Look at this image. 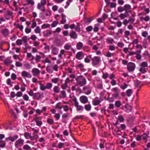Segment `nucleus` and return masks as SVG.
I'll list each match as a JSON object with an SVG mask.
<instances>
[{
  "label": "nucleus",
  "mask_w": 150,
  "mask_h": 150,
  "mask_svg": "<svg viewBox=\"0 0 150 150\" xmlns=\"http://www.w3.org/2000/svg\"><path fill=\"white\" fill-rule=\"evenodd\" d=\"M76 84L80 86H83L86 83V78L82 75L77 76L75 79Z\"/></svg>",
  "instance_id": "f257e3e1"
},
{
  "label": "nucleus",
  "mask_w": 150,
  "mask_h": 150,
  "mask_svg": "<svg viewBox=\"0 0 150 150\" xmlns=\"http://www.w3.org/2000/svg\"><path fill=\"white\" fill-rule=\"evenodd\" d=\"M136 67L135 64L132 62L128 63L127 65V69L129 72H133L134 71Z\"/></svg>",
  "instance_id": "f03ea898"
},
{
  "label": "nucleus",
  "mask_w": 150,
  "mask_h": 150,
  "mask_svg": "<svg viewBox=\"0 0 150 150\" xmlns=\"http://www.w3.org/2000/svg\"><path fill=\"white\" fill-rule=\"evenodd\" d=\"M92 64L93 66H95L99 64L100 62V57L95 56L92 58Z\"/></svg>",
  "instance_id": "7ed1b4c3"
},
{
  "label": "nucleus",
  "mask_w": 150,
  "mask_h": 150,
  "mask_svg": "<svg viewBox=\"0 0 150 150\" xmlns=\"http://www.w3.org/2000/svg\"><path fill=\"white\" fill-rule=\"evenodd\" d=\"M72 100L74 102V106L76 108L77 111H79L83 110V107L82 105H79L76 98L75 97L74 98L72 99Z\"/></svg>",
  "instance_id": "20e7f679"
},
{
  "label": "nucleus",
  "mask_w": 150,
  "mask_h": 150,
  "mask_svg": "<svg viewBox=\"0 0 150 150\" xmlns=\"http://www.w3.org/2000/svg\"><path fill=\"white\" fill-rule=\"evenodd\" d=\"M112 91L114 93L112 95L113 97L115 98H118L119 96L120 90L117 87H114L112 89Z\"/></svg>",
  "instance_id": "39448f33"
},
{
  "label": "nucleus",
  "mask_w": 150,
  "mask_h": 150,
  "mask_svg": "<svg viewBox=\"0 0 150 150\" xmlns=\"http://www.w3.org/2000/svg\"><path fill=\"white\" fill-rule=\"evenodd\" d=\"M83 91H84L85 94L88 95L90 94L91 92V88L89 85L85 86L83 88Z\"/></svg>",
  "instance_id": "423d86ee"
},
{
  "label": "nucleus",
  "mask_w": 150,
  "mask_h": 150,
  "mask_svg": "<svg viewBox=\"0 0 150 150\" xmlns=\"http://www.w3.org/2000/svg\"><path fill=\"white\" fill-rule=\"evenodd\" d=\"M84 57V54L82 51H79L77 52L76 55V58L79 60H81Z\"/></svg>",
  "instance_id": "0eeeda50"
},
{
  "label": "nucleus",
  "mask_w": 150,
  "mask_h": 150,
  "mask_svg": "<svg viewBox=\"0 0 150 150\" xmlns=\"http://www.w3.org/2000/svg\"><path fill=\"white\" fill-rule=\"evenodd\" d=\"M24 141L22 139H19L15 142V146L16 147L18 148L22 146L23 144Z\"/></svg>",
  "instance_id": "6e6552de"
},
{
  "label": "nucleus",
  "mask_w": 150,
  "mask_h": 150,
  "mask_svg": "<svg viewBox=\"0 0 150 150\" xmlns=\"http://www.w3.org/2000/svg\"><path fill=\"white\" fill-rule=\"evenodd\" d=\"M13 13L12 12L8 10L4 14V16L7 20H9L13 18Z\"/></svg>",
  "instance_id": "1a4fd4ad"
},
{
  "label": "nucleus",
  "mask_w": 150,
  "mask_h": 150,
  "mask_svg": "<svg viewBox=\"0 0 150 150\" xmlns=\"http://www.w3.org/2000/svg\"><path fill=\"white\" fill-rule=\"evenodd\" d=\"M1 32L2 35L5 37H8L9 34V30L7 28L2 29Z\"/></svg>",
  "instance_id": "9d476101"
},
{
  "label": "nucleus",
  "mask_w": 150,
  "mask_h": 150,
  "mask_svg": "<svg viewBox=\"0 0 150 150\" xmlns=\"http://www.w3.org/2000/svg\"><path fill=\"white\" fill-rule=\"evenodd\" d=\"M79 99L81 102L83 104H85L88 101V98L85 96H81L80 98Z\"/></svg>",
  "instance_id": "9b49d317"
},
{
  "label": "nucleus",
  "mask_w": 150,
  "mask_h": 150,
  "mask_svg": "<svg viewBox=\"0 0 150 150\" xmlns=\"http://www.w3.org/2000/svg\"><path fill=\"white\" fill-rule=\"evenodd\" d=\"M42 97V94H41L40 93L38 92L34 93L33 95V98L37 100H39Z\"/></svg>",
  "instance_id": "f8f14e48"
},
{
  "label": "nucleus",
  "mask_w": 150,
  "mask_h": 150,
  "mask_svg": "<svg viewBox=\"0 0 150 150\" xmlns=\"http://www.w3.org/2000/svg\"><path fill=\"white\" fill-rule=\"evenodd\" d=\"M71 38L74 39H76L78 38V35L76 32L73 30H72L70 33L69 34Z\"/></svg>",
  "instance_id": "ddd939ff"
},
{
  "label": "nucleus",
  "mask_w": 150,
  "mask_h": 150,
  "mask_svg": "<svg viewBox=\"0 0 150 150\" xmlns=\"http://www.w3.org/2000/svg\"><path fill=\"white\" fill-rule=\"evenodd\" d=\"M101 102V101L97 97L93 99L92 103L93 105L96 106L99 105Z\"/></svg>",
  "instance_id": "4468645a"
},
{
  "label": "nucleus",
  "mask_w": 150,
  "mask_h": 150,
  "mask_svg": "<svg viewBox=\"0 0 150 150\" xmlns=\"http://www.w3.org/2000/svg\"><path fill=\"white\" fill-rule=\"evenodd\" d=\"M18 138V135H15L13 137L9 136L8 137L6 138L5 139L7 141L10 140L12 142H13L17 139Z\"/></svg>",
  "instance_id": "2eb2a0df"
},
{
  "label": "nucleus",
  "mask_w": 150,
  "mask_h": 150,
  "mask_svg": "<svg viewBox=\"0 0 150 150\" xmlns=\"http://www.w3.org/2000/svg\"><path fill=\"white\" fill-rule=\"evenodd\" d=\"M33 76H38L40 74V71L37 68H34L32 70Z\"/></svg>",
  "instance_id": "dca6fc26"
},
{
  "label": "nucleus",
  "mask_w": 150,
  "mask_h": 150,
  "mask_svg": "<svg viewBox=\"0 0 150 150\" xmlns=\"http://www.w3.org/2000/svg\"><path fill=\"white\" fill-rule=\"evenodd\" d=\"M33 136H30V140L31 141H33V143H36L37 142V139L38 138V136L37 134L33 135ZM34 144H33V145Z\"/></svg>",
  "instance_id": "f3484780"
},
{
  "label": "nucleus",
  "mask_w": 150,
  "mask_h": 150,
  "mask_svg": "<svg viewBox=\"0 0 150 150\" xmlns=\"http://www.w3.org/2000/svg\"><path fill=\"white\" fill-rule=\"evenodd\" d=\"M21 75L23 77H26L29 78H31L32 76L30 74L25 71H23L22 72Z\"/></svg>",
  "instance_id": "a211bd4d"
},
{
  "label": "nucleus",
  "mask_w": 150,
  "mask_h": 150,
  "mask_svg": "<svg viewBox=\"0 0 150 150\" xmlns=\"http://www.w3.org/2000/svg\"><path fill=\"white\" fill-rule=\"evenodd\" d=\"M52 52L54 55H57L59 49L54 46L51 47Z\"/></svg>",
  "instance_id": "6ab92c4d"
},
{
  "label": "nucleus",
  "mask_w": 150,
  "mask_h": 150,
  "mask_svg": "<svg viewBox=\"0 0 150 150\" xmlns=\"http://www.w3.org/2000/svg\"><path fill=\"white\" fill-rule=\"evenodd\" d=\"M141 50L136 51V58L138 60H140L142 58V56L141 55Z\"/></svg>",
  "instance_id": "aec40b11"
},
{
  "label": "nucleus",
  "mask_w": 150,
  "mask_h": 150,
  "mask_svg": "<svg viewBox=\"0 0 150 150\" xmlns=\"http://www.w3.org/2000/svg\"><path fill=\"white\" fill-rule=\"evenodd\" d=\"M124 10L125 11V12L128 13V12H131L130 9L131 8V6L128 4H126L124 6Z\"/></svg>",
  "instance_id": "412c9836"
},
{
  "label": "nucleus",
  "mask_w": 150,
  "mask_h": 150,
  "mask_svg": "<svg viewBox=\"0 0 150 150\" xmlns=\"http://www.w3.org/2000/svg\"><path fill=\"white\" fill-rule=\"evenodd\" d=\"M37 8L42 12H44L45 11V6L40 4V3H38L37 6Z\"/></svg>",
  "instance_id": "4be33fe9"
},
{
  "label": "nucleus",
  "mask_w": 150,
  "mask_h": 150,
  "mask_svg": "<svg viewBox=\"0 0 150 150\" xmlns=\"http://www.w3.org/2000/svg\"><path fill=\"white\" fill-rule=\"evenodd\" d=\"M46 110L47 107H46L45 106L42 107V109L41 110H40L39 109H37L36 110V112L38 115H40L41 113L42 112H45Z\"/></svg>",
  "instance_id": "5701e85b"
},
{
  "label": "nucleus",
  "mask_w": 150,
  "mask_h": 150,
  "mask_svg": "<svg viewBox=\"0 0 150 150\" xmlns=\"http://www.w3.org/2000/svg\"><path fill=\"white\" fill-rule=\"evenodd\" d=\"M91 55H89L86 56V57L84 59V61L86 63H89L90 62V59L92 60Z\"/></svg>",
  "instance_id": "b1692460"
},
{
  "label": "nucleus",
  "mask_w": 150,
  "mask_h": 150,
  "mask_svg": "<svg viewBox=\"0 0 150 150\" xmlns=\"http://www.w3.org/2000/svg\"><path fill=\"white\" fill-rule=\"evenodd\" d=\"M6 4L7 5H9V0H0V8L2 7L1 4Z\"/></svg>",
  "instance_id": "393cba45"
},
{
  "label": "nucleus",
  "mask_w": 150,
  "mask_h": 150,
  "mask_svg": "<svg viewBox=\"0 0 150 150\" xmlns=\"http://www.w3.org/2000/svg\"><path fill=\"white\" fill-rule=\"evenodd\" d=\"M43 36L45 37H47L50 35L52 34V32L50 30H47L43 33Z\"/></svg>",
  "instance_id": "a878e982"
},
{
  "label": "nucleus",
  "mask_w": 150,
  "mask_h": 150,
  "mask_svg": "<svg viewBox=\"0 0 150 150\" xmlns=\"http://www.w3.org/2000/svg\"><path fill=\"white\" fill-rule=\"evenodd\" d=\"M76 67L80 69V70L82 71H85V69L83 68V65L82 63H80L77 65Z\"/></svg>",
  "instance_id": "bb28decb"
},
{
  "label": "nucleus",
  "mask_w": 150,
  "mask_h": 150,
  "mask_svg": "<svg viewBox=\"0 0 150 150\" xmlns=\"http://www.w3.org/2000/svg\"><path fill=\"white\" fill-rule=\"evenodd\" d=\"M140 19L141 21H143L147 22L150 19V17L148 16H146L145 17H141L140 18Z\"/></svg>",
  "instance_id": "cd10ccee"
},
{
  "label": "nucleus",
  "mask_w": 150,
  "mask_h": 150,
  "mask_svg": "<svg viewBox=\"0 0 150 150\" xmlns=\"http://www.w3.org/2000/svg\"><path fill=\"white\" fill-rule=\"evenodd\" d=\"M128 13L125 12L124 13H121L119 15V17L121 19H123L125 18L128 17Z\"/></svg>",
  "instance_id": "c85d7f7f"
},
{
  "label": "nucleus",
  "mask_w": 150,
  "mask_h": 150,
  "mask_svg": "<svg viewBox=\"0 0 150 150\" xmlns=\"http://www.w3.org/2000/svg\"><path fill=\"white\" fill-rule=\"evenodd\" d=\"M83 46V44L81 42H78L76 45V47L77 50H80L81 49Z\"/></svg>",
  "instance_id": "c756f323"
},
{
  "label": "nucleus",
  "mask_w": 150,
  "mask_h": 150,
  "mask_svg": "<svg viewBox=\"0 0 150 150\" xmlns=\"http://www.w3.org/2000/svg\"><path fill=\"white\" fill-rule=\"evenodd\" d=\"M60 89L57 86H55L53 88V91L56 93H58L59 92Z\"/></svg>",
  "instance_id": "7c9ffc66"
},
{
  "label": "nucleus",
  "mask_w": 150,
  "mask_h": 150,
  "mask_svg": "<svg viewBox=\"0 0 150 150\" xmlns=\"http://www.w3.org/2000/svg\"><path fill=\"white\" fill-rule=\"evenodd\" d=\"M106 41L108 43L112 44L114 41L113 39L111 38H108L106 39Z\"/></svg>",
  "instance_id": "2f4dec72"
},
{
  "label": "nucleus",
  "mask_w": 150,
  "mask_h": 150,
  "mask_svg": "<svg viewBox=\"0 0 150 150\" xmlns=\"http://www.w3.org/2000/svg\"><path fill=\"white\" fill-rule=\"evenodd\" d=\"M142 139L143 140H146L145 142H146L147 141V139L148 137V135L145 133H144L142 135H141Z\"/></svg>",
  "instance_id": "473e14b6"
},
{
  "label": "nucleus",
  "mask_w": 150,
  "mask_h": 150,
  "mask_svg": "<svg viewBox=\"0 0 150 150\" xmlns=\"http://www.w3.org/2000/svg\"><path fill=\"white\" fill-rule=\"evenodd\" d=\"M59 96L60 98H64L66 96V95L65 91H62L61 92V95H59Z\"/></svg>",
  "instance_id": "72a5a7b5"
},
{
  "label": "nucleus",
  "mask_w": 150,
  "mask_h": 150,
  "mask_svg": "<svg viewBox=\"0 0 150 150\" xmlns=\"http://www.w3.org/2000/svg\"><path fill=\"white\" fill-rule=\"evenodd\" d=\"M114 130L117 135H121L122 132L118 127H116V128Z\"/></svg>",
  "instance_id": "f704fd0d"
},
{
  "label": "nucleus",
  "mask_w": 150,
  "mask_h": 150,
  "mask_svg": "<svg viewBox=\"0 0 150 150\" xmlns=\"http://www.w3.org/2000/svg\"><path fill=\"white\" fill-rule=\"evenodd\" d=\"M84 108L86 111H90L91 108V105L90 104H88L85 105L84 106Z\"/></svg>",
  "instance_id": "c9c22d12"
},
{
  "label": "nucleus",
  "mask_w": 150,
  "mask_h": 150,
  "mask_svg": "<svg viewBox=\"0 0 150 150\" xmlns=\"http://www.w3.org/2000/svg\"><path fill=\"white\" fill-rule=\"evenodd\" d=\"M139 71L143 74L147 72L145 68L141 67L139 69Z\"/></svg>",
  "instance_id": "e433bc0d"
},
{
  "label": "nucleus",
  "mask_w": 150,
  "mask_h": 150,
  "mask_svg": "<svg viewBox=\"0 0 150 150\" xmlns=\"http://www.w3.org/2000/svg\"><path fill=\"white\" fill-rule=\"evenodd\" d=\"M45 86L46 89H50L52 88V84L51 83H48L46 84Z\"/></svg>",
  "instance_id": "4c0bfd02"
},
{
  "label": "nucleus",
  "mask_w": 150,
  "mask_h": 150,
  "mask_svg": "<svg viewBox=\"0 0 150 150\" xmlns=\"http://www.w3.org/2000/svg\"><path fill=\"white\" fill-rule=\"evenodd\" d=\"M6 143L2 140H0V147L4 148L5 147Z\"/></svg>",
  "instance_id": "58836bf2"
},
{
  "label": "nucleus",
  "mask_w": 150,
  "mask_h": 150,
  "mask_svg": "<svg viewBox=\"0 0 150 150\" xmlns=\"http://www.w3.org/2000/svg\"><path fill=\"white\" fill-rule=\"evenodd\" d=\"M47 122L50 125H52L54 123V121L52 119L48 118L47 119Z\"/></svg>",
  "instance_id": "ea45409f"
},
{
  "label": "nucleus",
  "mask_w": 150,
  "mask_h": 150,
  "mask_svg": "<svg viewBox=\"0 0 150 150\" xmlns=\"http://www.w3.org/2000/svg\"><path fill=\"white\" fill-rule=\"evenodd\" d=\"M12 61L9 59H6L5 60L4 62V64L7 66L9 64L12 63Z\"/></svg>",
  "instance_id": "a19ab883"
},
{
  "label": "nucleus",
  "mask_w": 150,
  "mask_h": 150,
  "mask_svg": "<svg viewBox=\"0 0 150 150\" xmlns=\"http://www.w3.org/2000/svg\"><path fill=\"white\" fill-rule=\"evenodd\" d=\"M27 57L28 58H29L32 57V58L30 59V61H32L34 59V56L32 55L31 53H27Z\"/></svg>",
  "instance_id": "79ce46f5"
},
{
  "label": "nucleus",
  "mask_w": 150,
  "mask_h": 150,
  "mask_svg": "<svg viewBox=\"0 0 150 150\" xmlns=\"http://www.w3.org/2000/svg\"><path fill=\"white\" fill-rule=\"evenodd\" d=\"M140 66L141 67L145 68L147 67H148L147 63L146 62H143L141 63Z\"/></svg>",
  "instance_id": "37998d69"
},
{
  "label": "nucleus",
  "mask_w": 150,
  "mask_h": 150,
  "mask_svg": "<svg viewBox=\"0 0 150 150\" xmlns=\"http://www.w3.org/2000/svg\"><path fill=\"white\" fill-rule=\"evenodd\" d=\"M102 72L103 73V75L102 76V78L104 79H106L108 77L109 74L107 72L104 73L103 71Z\"/></svg>",
  "instance_id": "c03bdc74"
},
{
  "label": "nucleus",
  "mask_w": 150,
  "mask_h": 150,
  "mask_svg": "<svg viewBox=\"0 0 150 150\" xmlns=\"http://www.w3.org/2000/svg\"><path fill=\"white\" fill-rule=\"evenodd\" d=\"M32 24L31 26V28H34L36 27L37 26V23L35 21V19H33L32 21Z\"/></svg>",
  "instance_id": "a18cd8bd"
},
{
  "label": "nucleus",
  "mask_w": 150,
  "mask_h": 150,
  "mask_svg": "<svg viewBox=\"0 0 150 150\" xmlns=\"http://www.w3.org/2000/svg\"><path fill=\"white\" fill-rule=\"evenodd\" d=\"M14 25H16V27L17 28H18L21 31H22L23 27V26L22 25H20L19 24H17L16 25H15V23H14Z\"/></svg>",
  "instance_id": "49530a36"
},
{
  "label": "nucleus",
  "mask_w": 150,
  "mask_h": 150,
  "mask_svg": "<svg viewBox=\"0 0 150 150\" xmlns=\"http://www.w3.org/2000/svg\"><path fill=\"white\" fill-rule=\"evenodd\" d=\"M132 93V91L131 89H128L126 92L127 95L128 97H130Z\"/></svg>",
  "instance_id": "de8ad7c7"
},
{
  "label": "nucleus",
  "mask_w": 150,
  "mask_h": 150,
  "mask_svg": "<svg viewBox=\"0 0 150 150\" xmlns=\"http://www.w3.org/2000/svg\"><path fill=\"white\" fill-rule=\"evenodd\" d=\"M50 26V25L48 24H44L42 25L41 27L42 29H45L49 28Z\"/></svg>",
  "instance_id": "09e8293b"
},
{
  "label": "nucleus",
  "mask_w": 150,
  "mask_h": 150,
  "mask_svg": "<svg viewBox=\"0 0 150 150\" xmlns=\"http://www.w3.org/2000/svg\"><path fill=\"white\" fill-rule=\"evenodd\" d=\"M31 136V133L28 132H26L24 134V136L26 139H29Z\"/></svg>",
  "instance_id": "8fccbe9b"
},
{
  "label": "nucleus",
  "mask_w": 150,
  "mask_h": 150,
  "mask_svg": "<svg viewBox=\"0 0 150 150\" xmlns=\"http://www.w3.org/2000/svg\"><path fill=\"white\" fill-rule=\"evenodd\" d=\"M39 84L40 85V89L41 90L44 91L46 89V86H45L44 84L41 83H40Z\"/></svg>",
  "instance_id": "3c124183"
},
{
  "label": "nucleus",
  "mask_w": 150,
  "mask_h": 150,
  "mask_svg": "<svg viewBox=\"0 0 150 150\" xmlns=\"http://www.w3.org/2000/svg\"><path fill=\"white\" fill-rule=\"evenodd\" d=\"M26 1L28 5L30 4L33 6L35 4L34 2L32 0H26Z\"/></svg>",
  "instance_id": "603ef678"
},
{
  "label": "nucleus",
  "mask_w": 150,
  "mask_h": 150,
  "mask_svg": "<svg viewBox=\"0 0 150 150\" xmlns=\"http://www.w3.org/2000/svg\"><path fill=\"white\" fill-rule=\"evenodd\" d=\"M99 26V24H95L94 25V28H93V30L94 32H96L98 31L99 28H98V26Z\"/></svg>",
  "instance_id": "864d4df0"
},
{
  "label": "nucleus",
  "mask_w": 150,
  "mask_h": 150,
  "mask_svg": "<svg viewBox=\"0 0 150 150\" xmlns=\"http://www.w3.org/2000/svg\"><path fill=\"white\" fill-rule=\"evenodd\" d=\"M111 8H115L116 6V4L115 3L110 2L109 4V6Z\"/></svg>",
  "instance_id": "5fc2aeb1"
},
{
  "label": "nucleus",
  "mask_w": 150,
  "mask_h": 150,
  "mask_svg": "<svg viewBox=\"0 0 150 150\" xmlns=\"http://www.w3.org/2000/svg\"><path fill=\"white\" fill-rule=\"evenodd\" d=\"M121 103L120 101H117L115 103V105L116 107L119 108L121 105Z\"/></svg>",
  "instance_id": "6e6d98bb"
},
{
  "label": "nucleus",
  "mask_w": 150,
  "mask_h": 150,
  "mask_svg": "<svg viewBox=\"0 0 150 150\" xmlns=\"http://www.w3.org/2000/svg\"><path fill=\"white\" fill-rule=\"evenodd\" d=\"M35 32L36 33H40L41 32V30L39 26H37L34 30Z\"/></svg>",
  "instance_id": "4d7b16f0"
},
{
  "label": "nucleus",
  "mask_w": 150,
  "mask_h": 150,
  "mask_svg": "<svg viewBox=\"0 0 150 150\" xmlns=\"http://www.w3.org/2000/svg\"><path fill=\"white\" fill-rule=\"evenodd\" d=\"M23 149L25 150H29L31 149V148L29 145H25L23 146Z\"/></svg>",
  "instance_id": "13d9d810"
},
{
  "label": "nucleus",
  "mask_w": 150,
  "mask_h": 150,
  "mask_svg": "<svg viewBox=\"0 0 150 150\" xmlns=\"http://www.w3.org/2000/svg\"><path fill=\"white\" fill-rule=\"evenodd\" d=\"M117 11L119 12H121L124 11V7L121 6H119L117 9Z\"/></svg>",
  "instance_id": "bf43d9fd"
},
{
  "label": "nucleus",
  "mask_w": 150,
  "mask_h": 150,
  "mask_svg": "<svg viewBox=\"0 0 150 150\" xmlns=\"http://www.w3.org/2000/svg\"><path fill=\"white\" fill-rule=\"evenodd\" d=\"M59 81V79L58 78H55L52 79L51 81L54 83H57Z\"/></svg>",
  "instance_id": "052dcab7"
},
{
  "label": "nucleus",
  "mask_w": 150,
  "mask_h": 150,
  "mask_svg": "<svg viewBox=\"0 0 150 150\" xmlns=\"http://www.w3.org/2000/svg\"><path fill=\"white\" fill-rule=\"evenodd\" d=\"M64 143L60 142H59L58 144V146L57 147L59 149H61L62 147H64Z\"/></svg>",
  "instance_id": "680f3d73"
},
{
  "label": "nucleus",
  "mask_w": 150,
  "mask_h": 150,
  "mask_svg": "<svg viewBox=\"0 0 150 150\" xmlns=\"http://www.w3.org/2000/svg\"><path fill=\"white\" fill-rule=\"evenodd\" d=\"M61 103L60 102H59L57 103L55 106V108H58L59 109H61L62 108V106H61L60 104Z\"/></svg>",
  "instance_id": "e2e57ef3"
},
{
  "label": "nucleus",
  "mask_w": 150,
  "mask_h": 150,
  "mask_svg": "<svg viewBox=\"0 0 150 150\" xmlns=\"http://www.w3.org/2000/svg\"><path fill=\"white\" fill-rule=\"evenodd\" d=\"M58 24V22L57 21H54L51 24V25L52 27L54 28L56 27Z\"/></svg>",
  "instance_id": "0e129e2a"
},
{
  "label": "nucleus",
  "mask_w": 150,
  "mask_h": 150,
  "mask_svg": "<svg viewBox=\"0 0 150 150\" xmlns=\"http://www.w3.org/2000/svg\"><path fill=\"white\" fill-rule=\"evenodd\" d=\"M16 44L18 45H21L22 44V40L20 39H18L16 42Z\"/></svg>",
  "instance_id": "69168bd1"
},
{
  "label": "nucleus",
  "mask_w": 150,
  "mask_h": 150,
  "mask_svg": "<svg viewBox=\"0 0 150 150\" xmlns=\"http://www.w3.org/2000/svg\"><path fill=\"white\" fill-rule=\"evenodd\" d=\"M128 85L126 83H124L123 85H121L120 88L122 90H124L126 89Z\"/></svg>",
  "instance_id": "338daca9"
},
{
  "label": "nucleus",
  "mask_w": 150,
  "mask_h": 150,
  "mask_svg": "<svg viewBox=\"0 0 150 150\" xmlns=\"http://www.w3.org/2000/svg\"><path fill=\"white\" fill-rule=\"evenodd\" d=\"M41 59V57L38 55H36V56L35 58V59L36 62H38L40 61V60Z\"/></svg>",
  "instance_id": "774afa93"
}]
</instances>
